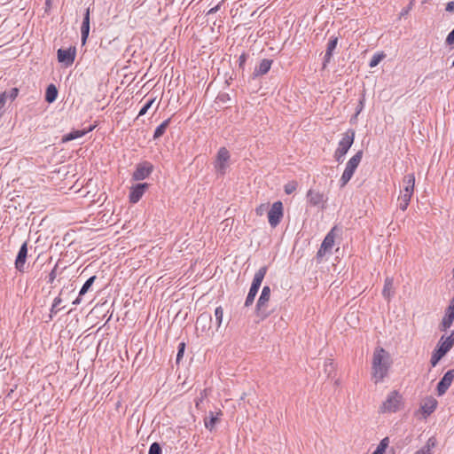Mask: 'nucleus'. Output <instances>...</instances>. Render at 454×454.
I'll return each instance as SVG.
<instances>
[{
    "instance_id": "nucleus-1",
    "label": "nucleus",
    "mask_w": 454,
    "mask_h": 454,
    "mask_svg": "<svg viewBox=\"0 0 454 454\" xmlns=\"http://www.w3.org/2000/svg\"><path fill=\"white\" fill-rule=\"evenodd\" d=\"M391 361L389 354L380 347L375 348L372 356V377L375 383L380 382L387 375Z\"/></svg>"
},
{
    "instance_id": "nucleus-2",
    "label": "nucleus",
    "mask_w": 454,
    "mask_h": 454,
    "mask_svg": "<svg viewBox=\"0 0 454 454\" xmlns=\"http://www.w3.org/2000/svg\"><path fill=\"white\" fill-rule=\"evenodd\" d=\"M363 158V151H358L346 164V168L340 178V186L344 187L352 178Z\"/></svg>"
},
{
    "instance_id": "nucleus-3",
    "label": "nucleus",
    "mask_w": 454,
    "mask_h": 454,
    "mask_svg": "<svg viewBox=\"0 0 454 454\" xmlns=\"http://www.w3.org/2000/svg\"><path fill=\"white\" fill-rule=\"evenodd\" d=\"M454 345V332L448 336L444 341L439 343L438 348L433 351L430 364L432 367L436 366L439 361L450 350Z\"/></svg>"
},
{
    "instance_id": "nucleus-4",
    "label": "nucleus",
    "mask_w": 454,
    "mask_h": 454,
    "mask_svg": "<svg viewBox=\"0 0 454 454\" xmlns=\"http://www.w3.org/2000/svg\"><path fill=\"white\" fill-rule=\"evenodd\" d=\"M402 399V395L397 391L390 392L380 406V411L383 413L396 412L400 408Z\"/></svg>"
},
{
    "instance_id": "nucleus-5",
    "label": "nucleus",
    "mask_w": 454,
    "mask_h": 454,
    "mask_svg": "<svg viewBox=\"0 0 454 454\" xmlns=\"http://www.w3.org/2000/svg\"><path fill=\"white\" fill-rule=\"evenodd\" d=\"M284 215L283 203L280 200L274 202L268 211V221L272 228L277 227Z\"/></svg>"
},
{
    "instance_id": "nucleus-6",
    "label": "nucleus",
    "mask_w": 454,
    "mask_h": 454,
    "mask_svg": "<svg viewBox=\"0 0 454 454\" xmlns=\"http://www.w3.org/2000/svg\"><path fill=\"white\" fill-rule=\"evenodd\" d=\"M270 288L268 286H264L261 295L257 301L256 303V311L257 315L259 317H262V318L267 317L270 315V312L266 309V305L268 301H270Z\"/></svg>"
},
{
    "instance_id": "nucleus-7",
    "label": "nucleus",
    "mask_w": 454,
    "mask_h": 454,
    "mask_svg": "<svg viewBox=\"0 0 454 454\" xmlns=\"http://www.w3.org/2000/svg\"><path fill=\"white\" fill-rule=\"evenodd\" d=\"M230 160V153L225 147H221L216 155L215 168L218 175H224L228 168V161Z\"/></svg>"
},
{
    "instance_id": "nucleus-8",
    "label": "nucleus",
    "mask_w": 454,
    "mask_h": 454,
    "mask_svg": "<svg viewBox=\"0 0 454 454\" xmlns=\"http://www.w3.org/2000/svg\"><path fill=\"white\" fill-rule=\"evenodd\" d=\"M153 170V166L149 161H144L137 165L132 174V178L136 181H141L148 177Z\"/></svg>"
},
{
    "instance_id": "nucleus-9",
    "label": "nucleus",
    "mask_w": 454,
    "mask_h": 454,
    "mask_svg": "<svg viewBox=\"0 0 454 454\" xmlns=\"http://www.w3.org/2000/svg\"><path fill=\"white\" fill-rule=\"evenodd\" d=\"M356 132L354 129H348L338 143L337 152L347 153L355 140Z\"/></svg>"
},
{
    "instance_id": "nucleus-10",
    "label": "nucleus",
    "mask_w": 454,
    "mask_h": 454,
    "mask_svg": "<svg viewBox=\"0 0 454 454\" xmlns=\"http://www.w3.org/2000/svg\"><path fill=\"white\" fill-rule=\"evenodd\" d=\"M76 50L74 47L68 49H59L58 50V60L63 63L66 67L71 66L75 59Z\"/></svg>"
},
{
    "instance_id": "nucleus-11",
    "label": "nucleus",
    "mask_w": 454,
    "mask_h": 454,
    "mask_svg": "<svg viewBox=\"0 0 454 454\" xmlns=\"http://www.w3.org/2000/svg\"><path fill=\"white\" fill-rule=\"evenodd\" d=\"M454 380V369L449 370L445 372L443 377L440 380L437 384L436 390L439 396L444 395Z\"/></svg>"
},
{
    "instance_id": "nucleus-12",
    "label": "nucleus",
    "mask_w": 454,
    "mask_h": 454,
    "mask_svg": "<svg viewBox=\"0 0 454 454\" xmlns=\"http://www.w3.org/2000/svg\"><path fill=\"white\" fill-rule=\"evenodd\" d=\"M148 187L149 184L147 183H139L133 185L129 195V202L133 204L137 203Z\"/></svg>"
},
{
    "instance_id": "nucleus-13",
    "label": "nucleus",
    "mask_w": 454,
    "mask_h": 454,
    "mask_svg": "<svg viewBox=\"0 0 454 454\" xmlns=\"http://www.w3.org/2000/svg\"><path fill=\"white\" fill-rule=\"evenodd\" d=\"M334 230L335 228H333L325 237L320 248L318 249L317 253V257H323L325 253L332 250L333 244H334Z\"/></svg>"
},
{
    "instance_id": "nucleus-14",
    "label": "nucleus",
    "mask_w": 454,
    "mask_h": 454,
    "mask_svg": "<svg viewBox=\"0 0 454 454\" xmlns=\"http://www.w3.org/2000/svg\"><path fill=\"white\" fill-rule=\"evenodd\" d=\"M223 416V412L219 410L217 412L208 411V413L204 418V426L205 427L212 432L216 424L220 422L221 417Z\"/></svg>"
},
{
    "instance_id": "nucleus-15",
    "label": "nucleus",
    "mask_w": 454,
    "mask_h": 454,
    "mask_svg": "<svg viewBox=\"0 0 454 454\" xmlns=\"http://www.w3.org/2000/svg\"><path fill=\"white\" fill-rule=\"evenodd\" d=\"M27 256V242H24L21 245V247L18 252L16 260H15V268L20 272L24 271V265L26 262Z\"/></svg>"
},
{
    "instance_id": "nucleus-16",
    "label": "nucleus",
    "mask_w": 454,
    "mask_h": 454,
    "mask_svg": "<svg viewBox=\"0 0 454 454\" xmlns=\"http://www.w3.org/2000/svg\"><path fill=\"white\" fill-rule=\"evenodd\" d=\"M338 40V36L332 35L330 37L324 57L323 67H325L326 65L331 61L333 53L337 47Z\"/></svg>"
},
{
    "instance_id": "nucleus-17",
    "label": "nucleus",
    "mask_w": 454,
    "mask_h": 454,
    "mask_svg": "<svg viewBox=\"0 0 454 454\" xmlns=\"http://www.w3.org/2000/svg\"><path fill=\"white\" fill-rule=\"evenodd\" d=\"M272 62L273 61L269 59H262L259 65L255 66L254 67V70L253 72V78H256L266 74L270 71Z\"/></svg>"
},
{
    "instance_id": "nucleus-18",
    "label": "nucleus",
    "mask_w": 454,
    "mask_h": 454,
    "mask_svg": "<svg viewBox=\"0 0 454 454\" xmlns=\"http://www.w3.org/2000/svg\"><path fill=\"white\" fill-rule=\"evenodd\" d=\"M90 34V7L84 12L83 20L81 27V41L84 45Z\"/></svg>"
},
{
    "instance_id": "nucleus-19",
    "label": "nucleus",
    "mask_w": 454,
    "mask_h": 454,
    "mask_svg": "<svg viewBox=\"0 0 454 454\" xmlns=\"http://www.w3.org/2000/svg\"><path fill=\"white\" fill-rule=\"evenodd\" d=\"M307 199L309 203L314 207L322 206L325 202L324 194L311 189L307 192Z\"/></svg>"
},
{
    "instance_id": "nucleus-20",
    "label": "nucleus",
    "mask_w": 454,
    "mask_h": 454,
    "mask_svg": "<svg viewBox=\"0 0 454 454\" xmlns=\"http://www.w3.org/2000/svg\"><path fill=\"white\" fill-rule=\"evenodd\" d=\"M454 320V297L451 299L450 305L446 309L445 315L442 324L444 329L450 328Z\"/></svg>"
},
{
    "instance_id": "nucleus-21",
    "label": "nucleus",
    "mask_w": 454,
    "mask_h": 454,
    "mask_svg": "<svg viewBox=\"0 0 454 454\" xmlns=\"http://www.w3.org/2000/svg\"><path fill=\"white\" fill-rule=\"evenodd\" d=\"M266 272H267V267L266 266H263V267H261L254 274V279H253V282H252V285L250 287H254V290H259L261 285H262V282L266 275Z\"/></svg>"
},
{
    "instance_id": "nucleus-22",
    "label": "nucleus",
    "mask_w": 454,
    "mask_h": 454,
    "mask_svg": "<svg viewBox=\"0 0 454 454\" xmlns=\"http://www.w3.org/2000/svg\"><path fill=\"white\" fill-rule=\"evenodd\" d=\"M96 278V276H92L86 280L79 292L78 297L73 301L74 305H79L82 302V296L89 291Z\"/></svg>"
},
{
    "instance_id": "nucleus-23",
    "label": "nucleus",
    "mask_w": 454,
    "mask_h": 454,
    "mask_svg": "<svg viewBox=\"0 0 454 454\" xmlns=\"http://www.w3.org/2000/svg\"><path fill=\"white\" fill-rule=\"evenodd\" d=\"M93 129H94V127L90 126L88 129L72 130L69 133L63 136L62 142H68V141H72L76 138L82 137L84 135H86L88 132L91 131Z\"/></svg>"
},
{
    "instance_id": "nucleus-24",
    "label": "nucleus",
    "mask_w": 454,
    "mask_h": 454,
    "mask_svg": "<svg viewBox=\"0 0 454 454\" xmlns=\"http://www.w3.org/2000/svg\"><path fill=\"white\" fill-rule=\"evenodd\" d=\"M404 184L403 191H402L404 193L412 195L414 191V185H415V176L414 174H408L405 175L403 180Z\"/></svg>"
},
{
    "instance_id": "nucleus-25",
    "label": "nucleus",
    "mask_w": 454,
    "mask_h": 454,
    "mask_svg": "<svg viewBox=\"0 0 454 454\" xmlns=\"http://www.w3.org/2000/svg\"><path fill=\"white\" fill-rule=\"evenodd\" d=\"M382 295L387 301H390V299L394 295V280L392 278H387L385 279Z\"/></svg>"
},
{
    "instance_id": "nucleus-26",
    "label": "nucleus",
    "mask_w": 454,
    "mask_h": 454,
    "mask_svg": "<svg viewBox=\"0 0 454 454\" xmlns=\"http://www.w3.org/2000/svg\"><path fill=\"white\" fill-rule=\"evenodd\" d=\"M436 406L437 401L434 398L430 397L424 402V403L421 405V409L424 414L430 415L434 411Z\"/></svg>"
},
{
    "instance_id": "nucleus-27",
    "label": "nucleus",
    "mask_w": 454,
    "mask_h": 454,
    "mask_svg": "<svg viewBox=\"0 0 454 454\" xmlns=\"http://www.w3.org/2000/svg\"><path fill=\"white\" fill-rule=\"evenodd\" d=\"M58 97V90L54 84H50L46 88L45 91V101L48 103H53Z\"/></svg>"
},
{
    "instance_id": "nucleus-28",
    "label": "nucleus",
    "mask_w": 454,
    "mask_h": 454,
    "mask_svg": "<svg viewBox=\"0 0 454 454\" xmlns=\"http://www.w3.org/2000/svg\"><path fill=\"white\" fill-rule=\"evenodd\" d=\"M171 121V119L168 118L167 120H165L162 123H160L154 130V133H153V139L154 140H157L159 139L160 137L163 136V134L165 133L166 129H168V127L169 126V123Z\"/></svg>"
},
{
    "instance_id": "nucleus-29",
    "label": "nucleus",
    "mask_w": 454,
    "mask_h": 454,
    "mask_svg": "<svg viewBox=\"0 0 454 454\" xmlns=\"http://www.w3.org/2000/svg\"><path fill=\"white\" fill-rule=\"evenodd\" d=\"M411 196L412 195H410V194L401 192V195L398 197V201H399L398 207L402 211H405L407 209V207L410 204Z\"/></svg>"
},
{
    "instance_id": "nucleus-30",
    "label": "nucleus",
    "mask_w": 454,
    "mask_h": 454,
    "mask_svg": "<svg viewBox=\"0 0 454 454\" xmlns=\"http://www.w3.org/2000/svg\"><path fill=\"white\" fill-rule=\"evenodd\" d=\"M435 446V440L429 438L425 446L416 451L415 454H432L431 449Z\"/></svg>"
},
{
    "instance_id": "nucleus-31",
    "label": "nucleus",
    "mask_w": 454,
    "mask_h": 454,
    "mask_svg": "<svg viewBox=\"0 0 454 454\" xmlns=\"http://www.w3.org/2000/svg\"><path fill=\"white\" fill-rule=\"evenodd\" d=\"M214 317L215 327L218 329L222 325L223 317V309L221 306L215 308Z\"/></svg>"
},
{
    "instance_id": "nucleus-32",
    "label": "nucleus",
    "mask_w": 454,
    "mask_h": 454,
    "mask_svg": "<svg viewBox=\"0 0 454 454\" xmlns=\"http://www.w3.org/2000/svg\"><path fill=\"white\" fill-rule=\"evenodd\" d=\"M324 372L327 374L328 377H331L332 374L335 372V365L331 359H326L324 363Z\"/></svg>"
},
{
    "instance_id": "nucleus-33",
    "label": "nucleus",
    "mask_w": 454,
    "mask_h": 454,
    "mask_svg": "<svg viewBox=\"0 0 454 454\" xmlns=\"http://www.w3.org/2000/svg\"><path fill=\"white\" fill-rule=\"evenodd\" d=\"M257 293H258L257 290H254V287H250L248 294H247V296L246 298V301H245V306L246 307H249V306H251L253 304Z\"/></svg>"
},
{
    "instance_id": "nucleus-34",
    "label": "nucleus",
    "mask_w": 454,
    "mask_h": 454,
    "mask_svg": "<svg viewBox=\"0 0 454 454\" xmlns=\"http://www.w3.org/2000/svg\"><path fill=\"white\" fill-rule=\"evenodd\" d=\"M385 58V54L383 52L381 53H377V54H374L370 62H369V67H375L376 66L379 65V63Z\"/></svg>"
},
{
    "instance_id": "nucleus-35",
    "label": "nucleus",
    "mask_w": 454,
    "mask_h": 454,
    "mask_svg": "<svg viewBox=\"0 0 454 454\" xmlns=\"http://www.w3.org/2000/svg\"><path fill=\"white\" fill-rule=\"evenodd\" d=\"M62 302V299L60 296H58L54 299L52 306L51 308V317H52L54 315H56L59 311L61 310L60 308H58V306Z\"/></svg>"
},
{
    "instance_id": "nucleus-36",
    "label": "nucleus",
    "mask_w": 454,
    "mask_h": 454,
    "mask_svg": "<svg viewBox=\"0 0 454 454\" xmlns=\"http://www.w3.org/2000/svg\"><path fill=\"white\" fill-rule=\"evenodd\" d=\"M298 184L296 181H290L284 186V191L286 194H292L297 189Z\"/></svg>"
},
{
    "instance_id": "nucleus-37",
    "label": "nucleus",
    "mask_w": 454,
    "mask_h": 454,
    "mask_svg": "<svg viewBox=\"0 0 454 454\" xmlns=\"http://www.w3.org/2000/svg\"><path fill=\"white\" fill-rule=\"evenodd\" d=\"M229 101H231V97L228 93L225 92L219 93L215 99L216 104L221 103L223 105L227 104Z\"/></svg>"
},
{
    "instance_id": "nucleus-38",
    "label": "nucleus",
    "mask_w": 454,
    "mask_h": 454,
    "mask_svg": "<svg viewBox=\"0 0 454 454\" xmlns=\"http://www.w3.org/2000/svg\"><path fill=\"white\" fill-rule=\"evenodd\" d=\"M154 102V98H151L149 99L142 107L141 109L139 110V113H138V115L137 117L139 116H142V115H145L147 111L151 108V106H153Z\"/></svg>"
},
{
    "instance_id": "nucleus-39",
    "label": "nucleus",
    "mask_w": 454,
    "mask_h": 454,
    "mask_svg": "<svg viewBox=\"0 0 454 454\" xmlns=\"http://www.w3.org/2000/svg\"><path fill=\"white\" fill-rule=\"evenodd\" d=\"M148 454H161V447L158 442H153L150 445Z\"/></svg>"
},
{
    "instance_id": "nucleus-40",
    "label": "nucleus",
    "mask_w": 454,
    "mask_h": 454,
    "mask_svg": "<svg viewBox=\"0 0 454 454\" xmlns=\"http://www.w3.org/2000/svg\"><path fill=\"white\" fill-rule=\"evenodd\" d=\"M184 349H185L184 342L179 343L178 350H177V355H176V362H179L180 359L183 357L184 353Z\"/></svg>"
},
{
    "instance_id": "nucleus-41",
    "label": "nucleus",
    "mask_w": 454,
    "mask_h": 454,
    "mask_svg": "<svg viewBox=\"0 0 454 454\" xmlns=\"http://www.w3.org/2000/svg\"><path fill=\"white\" fill-rule=\"evenodd\" d=\"M248 58V55L246 52H243L239 58V67L241 69H244L245 64L247 62V59Z\"/></svg>"
},
{
    "instance_id": "nucleus-42",
    "label": "nucleus",
    "mask_w": 454,
    "mask_h": 454,
    "mask_svg": "<svg viewBox=\"0 0 454 454\" xmlns=\"http://www.w3.org/2000/svg\"><path fill=\"white\" fill-rule=\"evenodd\" d=\"M364 101H365V98H364V96H363L360 100H359V103L356 108V114H355V117H356L361 112L362 110L364 109Z\"/></svg>"
},
{
    "instance_id": "nucleus-43",
    "label": "nucleus",
    "mask_w": 454,
    "mask_h": 454,
    "mask_svg": "<svg viewBox=\"0 0 454 454\" xmlns=\"http://www.w3.org/2000/svg\"><path fill=\"white\" fill-rule=\"evenodd\" d=\"M388 445V438L386 437L384 439H382L380 442V444L377 446V448L380 450H382L383 452L386 450L387 447Z\"/></svg>"
},
{
    "instance_id": "nucleus-44",
    "label": "nucleus",
    "mask_w": 454,
    "mask_h": 454,
    "mask_svg": "<svg viewBox=\"0 0 454 454\" xmlns=\"http://www.w3.org/2000/svg\"><path fill=\"white\" fill-rule=\"evenodd\" d=\"M346 154H347V153H340V152H337V151L335 150L333 156H334V159H335V160H336L337 162L341 163V162H343V160H344V157H345V155H346Z\"/></svg>"
},
{
    "instance_id": "nucleus-45",
    "label": "nucleus",
    "mask_w": 454,
    "mask_h": 454,
    "mask_svg": "<svg viewBox=\"0 0 454 454\" xmlns=\"http://www.w3.org/2000/svg\"><path fill=\"white\" fill-rule=\"evenodd\" d=\"M56 277H57V265L49 273L48 282L51 283V284L53 283V281L55 280Z\"/></svg>"
},
{
    "instance_id": "nucleus-46",
    "label": "nucleus",
    "mask_w": 454,
    "mask_h": 454,
    "mask_svg": "<svg viewBox=\"0 0 454 454\" xmlns=\"http://www.w3.org/2000/svg\"><path fill=\"white\" fill-rule=\"evenodd\" d=\"M267 209H268L267 204H261L260 206H258L256 207L255 212L258 215H262Z\"/></svg>"
},
{
    "instance_id": "nucleus-47",
    "label": "nucleus",
    "mask_w": 454,
    "mask_h": 454,
    "mask_svg": "<svg viewBox=\"0 0 454 454\" xmlns=\"http://www.w3.org/2000/svg\"><path fill=\"white\" fill-rule=\"evenodd\" d=\"M445 43L448 45H452L454 43V28L448 34Z\"/></svg>"
},
{
    "instance_id": "nucleus-48",
    "label": "nucleus",
    "mask_w": 454,
    "mask_h": 454,
    "mask_svg": "<svg viewBox=\"0 0 454 454\" xmlns=\"http://www.w3.org/2000/svg\"><path fill=\"white\" fill-rule=\"evenodd\" d=\"M413 1H414V0H411V1L410 2L409 5H408L407 7H405V8H403V9L402 10V12H400V17H403V16H405V15H407V14L409 13V12H410V11L411 10V8H412Z\"/></svg>"
},
{
    "instance_id": "nucleus-49",
    "label": "nucleus",
    "mask_w": 454,
    "mask_h": 454,
    "mask_svg": "<svg viewBox=\"0 0 454 454\" xmlns=\"http://www.w3.org/2000/svg\"><path fill=\"white\" fill-rule=\"evenodd\" d=\"M18 94H19V90L17 88H12L11 90H10V93L8 95V97L12 99V100H14L17 97H18Z\"/></svg>"
},
{
    "instance_id": "nucleus-50",
    "label": "nucleus",
    "mask_w": 454,
    "mask_h": 454,
    "mask_svg": "<svg viewBox=\"0 0 454 454\" xmlns=\"http://www.w3.org/2000/svg\"><path fill=\"white\" fill-rule=\"evenodd\" d=\"M223 2V0L221 3H219L218 4H216L215 7L211 8L207 12V15H210V14H214V13L217 12L220 10Z\"/></svg>"
},
{
    "instance_id": "nucleus-51",
    "label": "nucleus",
    "mask_w": 454,
    "mask_h": 454,
    "mask_svg": "<svg viewBox=\"0 0 454 454\" xmlns=\"http://www.w3.org/2000/svg\"><path fill=\"white\" fill-rule=\"evenodd\" d=\"M445 10L449 12H454V0L447 3Z\"/></svg>"
},
{
    "instance_id": "nucleus-52",
    "label": "nucleus",
    "mask_w": 454,
    "mask_h": 454,
    "mask_svg": "<svg viewBox=\"0 0 454 454\" xmlns=\"http://www.w3.org/2000/svg\"><path fill=\"white\" fill-rule=\"evenodd\" d=\"M6 94L5 92L0 93V109H2L5 105Z\"/></svg>"
},
{
    "instance_id": "nucleus-53",
    "label": "nucleus",
    "mask_w": 454,
    "mask_h": 454,
    "mask_svg": "<svg viewBox=\"0 0 454 454\" xmlns=\"http://www.w3.org/2000/svg\"><path fill=\"white\" fill-rule=\"evenodd\" d=\"M200 318H205V319L209 318L211 321H213V319H212L211 316H209V315H200V317H199V319H200Z\"/></svg>"
},
{
    "instance_id": "nucleus-54",
    "label": "nucleus",
    "mask_w": 454,
    "mask_h": 454,
    "mask_svg": "<svg viewBox=\"0 0 454 454\" xmlns=\"http://www.w3.org/2000/svg\"><path fill=\"white\" fill-rule=\"evenodd\" d=\"M384 452L380 450H379L378 448H376V450L372 452V454H383Z\"/></svg>"
},
{
    "instance_id": "nucleus-55",
    "label": "nucleus",
    "mask_w": 454,
    "mask_h": 454,
    "mask_svg": "<svg viewBox=\"0 0 454 454\" xmlns=\"http://www.w3.org/2000/svg\"><path fill=\"white\" fill-rule=\"evenodd\" d=\"M451 67H454V60L452 61Z\"/></svg>"
},
{
    "instance_id": "nucleus-56",
    "label": "nucleus",
    "mask_w": 454,
    "mask_h": 454,
    "mask_svg": "<svg viewBox=\"0 0 454 454\" xmlns=\"http://www.w3.org/2000/svg\"><path fill=\"white\" fill-rule=\"evenodd\" d=\"M453 278H454V268H453Z\"/></svg>"
}]
</instances>
